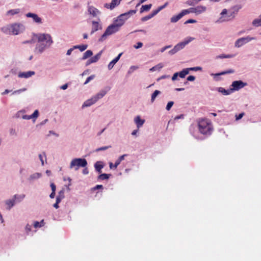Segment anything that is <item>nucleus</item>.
I'll return each instance as SVG.
<instances>
[{"label": "nucleus", "mask_w": 261, "mask_h": 261, "mask_svg": "<svg viewBox=\"0 0 261 261\" xmlns=\"http://www.w3.org/2000/svg\"><path fill=\"white\" fill-rule=\"evenodd\" d=\"M88 163L86 159L82 158L73 159L70 162L69 168L77 171L80 167H86Z\"/></svg>", "instance_id": "0eeeda50"}, {"label": "nucleus", "mask_w": 261, "mask_h": 261, "mask_svg": "<svg viewBox=\"0 0 261 261\" xmlns=\"http://www.w3.org/2000/svg\"><path fill=\"white\" fill-rule=\"evenodd\" d=\"M256 38L254 37H250L249 36H247L246 37H242L238 39L235 43L234 46L237 48H240L244 44L248 43L249 42L256 40Z\"/></svg>", "instance_id": "1a4fd4ad"}, {"label": "nucleus", "mask_w": 261, "mask_h": 261, "mask_svg": "<svg viewBox=\"0 0 261 261\" xmlns=\"http://www.w3.org/2000/svg\"><path fill=\"white\" fill-rule=\"evenodd\" d=\"M247 85V83L244 82L242 81H234L232 82L231 85H230V88L231 90H232V92L233 93L234 91L240 90Z\"/></svg>", "instance_id": "9d476101"}, {"label": "nucleus", "mask_w": 261, "mask_h": 261, "mask_svg": "<svg viewBox=\"0 0 261 261\" xmlns=\"http://www.w3.org/2000/svg\"><path fill=\"white\" fill-rule=\"evenodd\" d=\"M164 64L162 63H159L156 65L152 67L149 69V71L151 72H153L156 70L160 71L163 67Z\"/></svg>", "instance_id": "c756f323"}, {"label": "nucleus", "mask_w": 261, "mask_h": 261, "mask_svg": "<svg viewBox=\"0 0 261 261\" xmlns=\"http://www.w3.org/2000/svg\"><path fill=\"white\" fill-rule=\"evenodd\" d=\"M233 72H234V70H233L229 69L228 70L223 71V72H221L220 73H217L216 74H215V75H224V74H228V73H232Z\"/></svg>", "instance_id": "c03bdc74"}, {"label": "nucleus", "mask_w": 261, "mask_h": 261, "mask_svg": "<svg viewBox=\"0 0 261 261\" xmlns=\"http://www.w3.org/2000/svg\"><path fill=\"white\" fill-rule=\"evenodd\" d=\"M120 30V29L118 28L115 23H112L109 25L106 29L104 33L101 35L100 38L98 39L99 42H103L106 40L108 37L110 35H112Z\"/></svg>", "instance_id": "423d86ee"}, {"label": "nucleus", "mask_w": 261, "mask_h": 261, "mask_svg": "<svg viewBox=\"0 0 261 261\" xmlns=\"http://www.w3.org/2000/svg\"><path fill=\"white\" fill-rule=\"evenodd\" d=\"M95 77L94 75H91L89 76L84 83V85L87 84L90 81L92 80Z\"/></svg>", "instance_id": "3c124183"}, {"label": "nucleus", "mask_w": 261, "mask_h": 261, "mask_svg": "<svg viewBox=\"0 0 261 261\" xmlns=\"http://www.w3.org/2000/svg\"><path fill=\"white\" fill-rule=\"evenodd\" d=\"M161 93V91L158 90H155L153 93L151 95V102H153L156 96Z\"/></svg>", "instance_id": "a19ab883"}, {"label": "nucleus", "mask_w": 261, "mask_h": 261, "mask_svg": "<svg viewBox=\"0 0 261 261\" xmlns=\"http://www.w3.org/2000/svg\"><path fill=\"white\" fill-rule=\"evenodd\" d=\"M173 105H174L173 101H170L168 102L166 106V110L169 111L171 109V108H172V107L173 106Z\"/></svg>", "instance_id": "de8ad7c7"}, {"label": "nucleus", "mask_w": 261, "mask_h": 261, "mask_svg": "<svg viewBox=\"0 0 261 261\" xmlns=\"http://www.w3.org/2000/svg\"><path fill=\"white\" fill-rule=\"evenodd\" d=\"M195 79V77L193 75H190L187 77V80L189 81H194Z\"/></svg>", "instance_id": "680f3d73"}, {"label": "nucleus", "mask_w": 261, "mask_h": 261, "mask_svg": "<svg viewBox=\"0 0 261 261\" xmlns=\"http://www.w3.org/2000/svg\"><path fill=\"white\" fill-rule=\"evenodd\" d=\"M25 29V26L20 23H14L3 27L1 31L6 34L17 35L22 33Z\"/></svg>", "instance_id": "7ed1b4c3"}, {"label": "nucleus", "mask_w": 261, "mask_h": 261, "mask_svg": "<svg viewBox=\"0 0 261 261\" xmlns=\"http://www.w3.org/2000/svg\"><path fill=\"white\" fill-rule=\"evenodd\" d=\"M201 0H188L186 4L191 6H194L200 2Z\"/></svg>", "instance_id": "58836bf2"}, {"label": "nucleus", "mask_w": 261, "mask_h": 261, "mask_svg": "<svg viewBox=\"0 0 261 261\" xmlns=\"http://www.w3.org/2000/svg\"><path fill=\"white\" fill-rule=\"evenodd\" d=\"M184 115L183 114H181L180 115L177 116L174 118V120H178L179 119H184Z\"/></svg>", "instance_id": "69168bd1"}, {"label": "nucleus", "mask_w": 261, "mask_h": 261, "mask_svg": "<svg viewBox=\"0 0 261 261\" xmlns=\"http://www.w3.org/2000/svg\"><path fill=\"white\" fill-rule=\"evenodd\" d=\"M111 147V146H103V147H99V148H97L95 150V151L96 152H98V151H103V150H106L110 148Z\"/></svg>", "instance_id": "a18cd8bd"}, {"label": "nucleus", "mask_w": 261, "mask_h": 261, "mask_svg": "<svg viewBox=\"0 0 261 261\" xmlns=\"http://www.w3.org/2000/svg\"><path fill=\"white\" fill-rule=\"evenodd\" d=\"M244 115V113H241L239 114L238 115H236V120H240V119H241L243 117V116Z\"/></svg>", "instance_id": "052dcab7"}, {"label": "nucleus", "mask_w": 261, "mask_h": 261, "mask_svg": "<svg viewBox=\"0 0 261 261\" xmlns=\"http://www.w3.org/2000/svg\"><path fill=\"white\" fill-rule=\"evenodd\" d=\"M84 168H85L82 171V173L85 175H87L89 173L88 169L87 168H86V167Z\"/></svg>", "instance_id": "0e129e2a"}, {"label": "nucleus", "mask_w": 261, "mask_h": 261, "mask_svg": "<svg viewBox=\"0 0 261 261\" xmlns=\"http://www.w3.org/2000/svg\"><path fill=\"white\" fill-rule=\"evenodd\" d=\"M178 76V72H175V73H174V74L173 75V76L172 77V80L174 81L177 80Z\"/></svg>", "instance_id": "bf43d9fd"}, {"label": "nucleus", "mask_w": 261, "mask_h": 261, "mask_svg": "<svg viewBox=\"0 0 261 261\" xmlns=\"http://www.w3.org/2000/svg\"><path fill=\"white\" fill-rule=\"evenodd\" d=\"M160 11V10H159V8H158L156 10H153L151 13H150L151 14V15L152 16V17H154L155 15H156Z\"/></svg>", "instance_id": "5fc2aeb1"}, {"label": "nucleus", "mask_w": 261, "mask_h": 261, "mask_svg": "<svg viewBox=\"0 0 261 261\" xmlns=\"http://www.w3.org/2000/svg\"><path fill=\"white\" fill-rule=\"evenodd\" d=\"M202 67H199V66L187 68L184 69L181 71L178 72V76L180 78H184V77H185L186 75L189 74V73L190 71H201V70H202Z\"/></svg>", "instance_id": "9b49d317"}, {"label": "nucleus", "mask_w": 261, "mask_h": 261, "mask_svg": "<svg viewBox=\"0 0 261 261\" xmlns=\"http://www.w3.org/2000/svg\"><path fill=\"white\" fill-rule=\"evenodd\" d=\"M93 55V52L91 50H87L86 51L83 55V57L82 58V60H85L87 58L90 57Z\"/></svg>", "instance_id": "72a5a7b5"}, {"label": "nucleus", "mask_w": 261, "mask_h": 261, "mask_svg": "<svg viewBox=\"0 0 261 261\" xmlns=\"http://www.w3.org/2000/svg\"><path fill=\"white\" fill-rule=\"evenodd\" d=\"M42 176V174L39 172H34L31 174L27 178V181L29 183H33L36 180L40 179Z\"/></svg>", "instance_id": "2eb2a0df"}, {"label": "nucleus", "mask_w": 261, "mask_h": 261, "mask_svg": "<svg viewBox=\"0 0 261 261\" xmlns=\"http://www.w3.org/2000/svg\"><path fill=\"white\" fill-rule=\"evenodd\" d=\"M103 162L102 161H97L94 165L95 170L99 173L101 172V169L104 167Z\"/></svg>", "instance_id": "393cba45"}, {"label": "nucleus", "mask_w": 261, "mask_h": 261, "mask_svg": "<svg viewBox=\"0 0 261 261\" xmlns=\"http://www.w3.org/2000/svg\"><path fill=\"white\" fill-rule=\"evenodd\" d=\"M217 73H212L211 74V75L213 76V77L214 78V79L216 81H218L219 80V77L220 75H215V74H216Z\"/></svg>", "instance_id": "774afa93"}, {"label": "nucleus", "mask_w": 261, "mask_h": 261, "mask_svg": "<svg viewBox=\"0 0 261 261\" xmlns=\"http://www.w3.org/2000/svg\"><path fill=\"white\" fill-rule=\"evenodd\" d=\"M57 196L63 199L64 198V190L62 189L60 191Z\"/></svg>", "instance_id": "603ef678"}, {"label": "nucleus", "mask_w": 261, "mask_h": 261, "mask_svg": "<svg viewBox=\"0 0 261 261\" xmlns=\"http://www.w3.org/2000/svg\"><path fill=\"white\" fill-rule=\"evenodd\" d=\"M102 53V50L100 51L94 57L91 58V61L93 63H96L100 58L101 55Z\"/></svg>", "instance_id": "473e14b6"}, {"label": "nucleus", "mask_w": 261, "mask_h": 261, "mask_svg": "<svg viewBox=\"0 0 261 261\" xmlns=\"http://www.w3.org/2000/svg\"><path fill=\"white\" fill-rule=\"evenodd\" d=\"M10 134L11 136H16V132L15 129L11 128L10 129Z\"/></svg>", "instance_id": "13d9d810"}, {"label": "nucleus", "mask_w": 261, "mask_h": 261, "mask_svg": "<svg viewBox=\"0 0 261 261\" xmlns=\"http://www.w3.org/2000/svg\"><path fill=\"white\" fill-rule=\"evenodd\" d=\"M102 25L99 23L98 21H92V30L91 31V34H93L96 31L101 30Z\"/></svg>", "instance_id": "f3484780"}, {"label": "nucleus", "mask_w": 261, "mask_h": 261, "mask_svg": "<svg viewBox=\"0 0 261 261\" xmlns=\"http://www.w3.org/2000/svg\"><path fill=\"white\" fill-rule=\"evenodd\" d=\"M88 12L89 14L93 17H96L98 15L100 14V12L97 8L92 6H89L88 7Z\"/></svg>", "instance_id": "dca6fc26"}, {"label": "nucleus", "mask_w": 261, "mask_h": 261, "mask_svg": "<svg viewBox=\"0 0 261 261\" xmlns=\"http://www.w3.org/2000/svg\"><path fill=\"white\" fill-rule=\"evenodd\" d=\"M35 72L33 71H28L27 72H20L18 73V76L20 78L28 79L35 75Z\"/></svg>", "instance_id": "a211bd4d"}, {"label": "nucleus", "mask_w": 261, "mask_h": 261, "mask_svg": "<svg viewBox=\"0 0 261 261\" xmlns=\"http://www.w3.org/2000/svg\"><path fill=\"white\" fill-rule=\"evenodd\" d=\"M38 116H39V111H38V110H36L31 115H23L22 116V118L23 119H25V120H30L31 119H33V121L34 122L35 121L36 119L38 117Z\"/></svg>", "instance_id": "6ab92c4d"}, {"label": "nucleus", "mask_w": 261, "mask_h": 261, "mask_svg": "<svg viewBox=\"0 0 261 261\" xmlns=\"http://www.w3.org/2000/svg\"><path fill=\"white\" fill-rule=\"evenodd\" d=\"M193 40L194 38L192 37L187 38L184 41L177 43L176 45L174 46L173 49L169 50L168 52L169 54L171 55H174L177 52L184 48L186 45H187Z\"/></svg>", "instance_id": "6e6552de"}, {"label": "nucleus", "mask_w": 261, "mask_h": 261, "mask_svg": "<svg viewBox=\"0 0 261 261\" xmlns=\"http://www.w3.org/2000/svg\"><path fill=\"white\" fill-rule=\"evenodd\" d=\"M88 47V45L87 44H83V45H77L73 46V48L79 49L81 51H83L86 50Z\"/></svg>", "instance_id": "e433bc0d"}, {"label": "nucleus", "mask_w": 261, "mask_h": 261, "mask_svg": "<svg viewBox=\"0 0 261 261\" xmlns=\"http://www.w3.org/2000/svg\"><path fill=\"white\" fill-rule=\"evenodd\" d=\"M188 10L189 14L190 13H195L196 14H200L204 12L206 10V8L203 6H198L196 7L190 8Z\"/></svg>", "instance_id": "f8f14e48"}, {"label": "nucleus", "mask_w": 261, "mask_h": 261, "mask_svg": "<svg viewBox=\"0 0 261 261\" xmlns=\"http://www.w3.org/2000/svg\"><path fill=\"white\" fill-rule=\"evenodd\" d=\"M138 69V67L136 66H132L129 70L128 71V74H131L134 71L137 70Z\"/></svg>", "instance_id": "8fccbe9b"}, {"label": "nucleus", "mask_w": 261, "mask_h": 261, "mask_svg": "<svg viewBox=\"0 0 261 261\" xmlns=\"http://www.w3.org/2000/svg\"><path fill=\"white\" fill-rule=\"evenodd\" d=\"M44 225L43 220H41L40 222L38 221H34L33 223L34 227L35 228H40L43 226Z\"/></svg>", "instance_id": "79ce46f5"}, {"label": "nucleus", "mask_w": 261, "mask_h": 261, "mask_svg": "<svg viewBox=\"0 0 261 261\" xmlns=\"http://www.w3.org/2000/svg\"><path fill=\"white\" fill-rule=\"evenodd\" d=\"M31 230H32V225L29 224H27L25 227V231L26 233L28 234H29V232H31Z\"/></svg>", "instance_id": "49530a36"}, {"label": "nucleus", "mask_w": 261, "mask_h": 261, "mask_svg": "<svg viewBox=\"0 0 261 261\" xmlns=\"http://www.w3.org/2000/svg\"><path fill=\"white\" fill-rule=\"evenodd\" d=\"M198 128L200 133L203 135L209 136L213 132V126L210 120L202 119L198 121Z\"/></svg>", "instance_id": "20e7f679"}, {"label": "nucleus", "mask_w": 261, "mask_h": 261, "mask_svg": "<svg viewBox=\"0 0 261 261\" xmlns=\"http://www.w3.org/2000/svg\"><path fill=\"white\" fill-rule=\"evenodd\" d=\"M62 199H63V198L57 196L56 197V202H57V203H60V202L61 201V200Z\"/></svg>", "instance_id": "338daca9"}, {"label": "nucleus", "mask_w": 261, "mask_h": 261, "mask_svg": "<svg viewBox=\"0 0 261 261\" xmlns=\"http://www.w3.org/2000/svg\"><path fill=\"white\" fill-rule=\"evenodd\" d=\"M151 4L143 5L140 9V13H142L144 11H149L151 9Z\"/></svg>", "instance_id": "c9c22d12"}, {"label": "nucleus", "mask_w": 261, "mask_h": 261, "mask_svg": "<svg viewBox=\"0 0 261 261\" xmlns=\"http://www.w3.org/2000/svg\"><path fill=\"white\" fill-rule=\"evenodd\" d=\"M240 8L241 7L236 6L229 10L224 9L220 13V17L216 21V23H221L233 19Z\"/></svg>", "instance_id": "f03ea898"}, {"label": "nucleus", "mask_w": 261, "mask_h": 261, "mask_svg": "<svg viewBox=\"0 0 261 261\" xmlns=\"http://www.w3.org/2000/svg\"><path fill=\"white\" fill-rule=\"evenodd\" d=\"M111 176V174H106V173H102V174H100L98 176V179H99V180L108 179H109L110 178V177Z\"/></svg>", "instance_id": "4c0bfd02"}, {"label": "nucleus", "mask_w": 261, "mask_h": 261, "mask_svg": "<svg viewBox=\"0 0 261 261\" xmlns=\"http://www.w3.org/2000/svg\"><path fill=\"white\" fill-rule=\"evenodd\" d=\"M109 89L106 91L105 90H101L96 95L93 96L91 98L86 100L82 105V108L86 107H89L95 103L99 99L102 98L107 93Z\"/></svg>", "instance_id": "39448f33"}, {"label": "nucleus", "mask_w": 261, "mask_h": 261, "mask_svg": "<svg viewBox=\"0 0 261 261\" xmlns=\"http://www.w3.org/2000/svg\"><path fill=\"white\" fill-rule=\"evenodd\" d=\"M26 90H27V88H21V89H18V90H16L14 91L12 93V95L19 94L25 91Z\"/></svg>", "instance_id": "37998d69"}, {"label": "nucleus", "mask_w": 261, "mask_h": 261, "mask_svg": "<svg viewBox=\"0 0 261 261\" xmlns=\"http://www.w3.org/2000/svg\"><path fill=\"white\" fill-rule=\"evenodd\" d=\"M152 16L151 15V14L147 15V16H145L144 17H143L142 18H141V20L142 21H147L148 20L151 19V18H152Z\"/></svg>", "instance_id": "09e8293b"}, {"label": "nucleus", "mask_w": 261, "mask_h": 261, "mask_svg": "<svg viewBox=\"0 0 261 261\" xmlns=\"http://www.w3.org/2000/svg\"><path fill=\"white\" fill-rule=\"evenodd\" d=\"M75 48H73V47H72V48H70V49H69L67 51V53H66V55L67 56H70L72 53V51L75 49Z\"/></svg>", "instance_id": "e2e57ef3"}, {"label": "nucleus", "mask_w": 261, "mask_h": 261, "mask_svg": "<svg viewBox=\"0 0 261 261\" xmlns=\"http://www.w3.org/2000/svg\"><path fill=\"white\" fill-rule=\"evenodd\" d=\"M124 20L120 19L118 17L114 21L113 23H115L116 25L120 29L121 27L124 24Z\"/></svg>", "instance_id": "c85d7f7f"}, {"label": "nucleus", "mask_w": 261, "mask_h": 261, "mask_svg": "<svg viewBox=\"0 0 261 261\" xmlns=\"http://www.w3.org/2000/svg\"><path fill=\"white\" fill-rule=\"evenodd\" d=\"M50 188L51 189V191L52 192H56V186L55 185V184L54 183H51L50 184Z\"/></svg>", "instance_id": "4d7b16f0"}, {"label": "nucleus", "mask_w": 261, "mask_h": 261, "mask_svg": "<svg viewBox=\"0 0 261 261\" xmlns=\"http://www.w3.org/2000/svg\"><path fill=\"white\" fill-rule=\"evenodd\" d=\"M134 122L139 128L142 127L145 122V120L141 119L140 116H137L134 118Z\"/></svg>", "instance_id": "5701e85b"}, {"label": "nucleus", "mask_w": 261, "mask_h": 261, "mask_svg": "<svg viewBox=\"0 0 261 261\" xmlns=\"http://www.w3.org/2000/svg\"><path fill=\"white\" fill-rule=\"evenodd\" d=\"M7 210H10L15 204L16 203L13 198L7 199L5 201Z\"/></svg>", "instance_id": "412c9836"}, {"label": "nucleus", "mask_w": 261, "mask_h": 261, "mask_svg": "<svg viewBox=\"0 0 261 261\" xmlns=\"http://www.w3.org/2000/svg\"><path fill=\"white\" fill-rule=\"evenodd\" d=\"M142 46H143V43L141 42H139L137 43L136 45H135L134 47L136 49H138V48L142 47Z\"/></svg>", "instance_id": "864d4df0"}, {"label": "nucleus", "mask_w": 261, "mask_h": 261, "mask_svg": "<svg viewBox=\"0 0 261 261\" xmlns=\"http://www.w3.org/2000/svg\"><path fill=\"white\" fill-rule=\"evenodd\" d=\"M39 158L40 161L41 162V165L44 166V159H45V161L46 162V154L44 152H42L41 154H39Z\"/></svg>", "instance_id": "f704fd0d"}, {"label": "nucleus", "mask_w": 261, "mask_h": 261, "mask_svg": "<svg viewBox=\"0 0 261 261\" xmlns=\"http://www.w3.org/2000/svg\"><path fill=\"white\" fill-rule=\"evenodd\" d=\"M25 197V195L24 194H15L13 196L12 198L14 200L16 203L21 202Z\"/></svg>", "instance_id": "b1692460"}, {"label": "nucleus", "mask_w": 261, "mask_h": 261, "mask_svg": "<svg viewBox=\"0 0 261 261\" xmlns=\"http://www.w3.org/2000/svg\"><path fill=\"white\" fill-rule=\"evenodd\" d=\"M37 42L34 49L36 55L42 54L46 49L50 48L54 43L52 37L47 33H38L34 35Z\"/></svg>", "instance_id": "f257e3e1"}, {"label": "nucleus", "mask_w": 261, "mask_h": 261, "mask_svg": "<svg viewBox=\"0 0 261 261\" xmlns=\"http://www.w3.org/2000/svg\"><path fill=\"white\" fill-rule=\"evenodd\" d=\"M188 14H189L188 10H182L178 14L173 16L171 18L170 21L172 23H175L180 19L183 16Z\"/></svg>", "instance_id": "ddd939ff"}, {"label": "nucleus", "mask_w": 261, "mask_h": 261, "mask_svg": "<svg viewBox=\"0 0 261 261\" xmlns=\"http://www.w3.org/2000/svg\"><path fill=\"white\" fill-rule=\"evenodd\" d=\"M25 16L27 17L32 18L33 22L37 24H40L42 23V18L35 13L29 12L27 13Z\"/></svg>", "instance_id": "4468645a"}, {"label": "nucleus", "mask_w": 261, "mask_h": 261, "mask_svg": "<svg viewBox=\"0 0 261 261\" xmlns=\"http://www.w3.org/2000/svg\"><path fill=\"white\" fill-rule=\"evenodd\" d=\"M122 0H112L110 4V9L112 10L116 6H118Z\"/></svg>", "instance_id": "cd10ccee"}, {"label": "nucleus", "mask_w": 261, "mask_h": 261, "mask_svg": "<svg viewBox=\"0 0 261 261\" xmlns=\"http://www.w3.org/2000/svg\"><path fill=\"white\" fill-rule=\"evenodd\" d=\"M252 23V25L255 27L261 26V18L254 19Z\"/></svg>", "instance_id": "ea45409f"}, {"label": "nucleus", "mask_w": 261, "mask_h": 261, "mask_svg": "<svg viewBox=\"0 0 261 261\" xmlns=\"http://www.w3.org/2000/svg\"><path fill=\"white\" fill-rule=\"evenodd\" d=\"M196 22V21L194 19H188L187 21L185 22V24H188V23H193Z\"/></svg>", "instance_id": "6e6d98bb"}, {"label": "nucleus", "mask_w": 261, "mask_h": 261, "mask_svg": "<svg viewBox=\"0 0 261 261\" xmlns=\"http://www.w3.org/2000/svg\"><path fill=\"white\" fill-rule=\"evenodd\" d=\"M20 12V10L19 9H12L8 11L6 15L12 16L18 14Z\"/></svg>", "instance_id": "2f4dec72"}, {"label": "nucleus", "mask_w": 261, "mask_h": 261, "mask_svg": "<svg viewBox=\"0 0 261 261\" xmlns=\"http://www.w3.org/2000/svg\"><path fill=\"white\" fill-rule=\"evenodd\" d=\"M127 156V154H124L122 155H121L119 157V158L116 161L115 164H114V169H116L118 166L120 164L121 162L123 161L125 157Z\"/></svg>", "instance_id": "a878e982"}, {"label": "nucleus", "mask_w": 261, "mask_h": 261, "mask_svg": "<svg viewBox=\"0 0 261 261\" xmlns=\"http://www.w3.org/2000/svg\"><path fill=\"white\" fill-rule=\"evenodd\" d=\"M137 12V10H131L129 11L122 14V17L125 16L126 19H128L131 15H133Z\"/></svg>", "instance_id": "bb28decb"}, {"label": "nucleus", "mask_w": 261, "mask_h": 261, "mask_svg": "<svg viewBox=\"0 0 261 261\" xmlns=\"http://www.w3.org/2000/svg\"><path fill=\"white\" fill-rule=\"evenodd\" d=\"M235 57V55L234 54H228V55H225V54H221L220 55H218L216 57V59H224V58H232Z\"/></svg>", "instance_id": "7c9ffc66"}, {"label": "nucleus", "mask_w": 261, "mask_h": 261, "mask_svg": "<svg viewBox=\"0 0 261 261\" xmlns=\"http://www.w3.org/2000/svg\"><path fill=\"white\" fill-rule=\"evenodd\" d=\"M216 90L223 95H229L232 93L230 88L228 89H225L223 87H217Z\"/></svg>", "instance_id": "aec40b11"}, {"label": "nucleus", "mask_w": 261, "mask_h": 261, "mask_svg": "<svg viewBox=\"0 0 261 261\" xmlns=\"http://www.w3.org/2000/svg\"><path fill=\"white\" fill-rule=\"evenodd\" d=\"M122 54V53H120L117 57H116L115 59H114L111 62L109 63L108 66L109 70H111L113 68L115 64L119 60Z\"/></svg>", "instance_id": "4be33fe9"}]
</instances>
